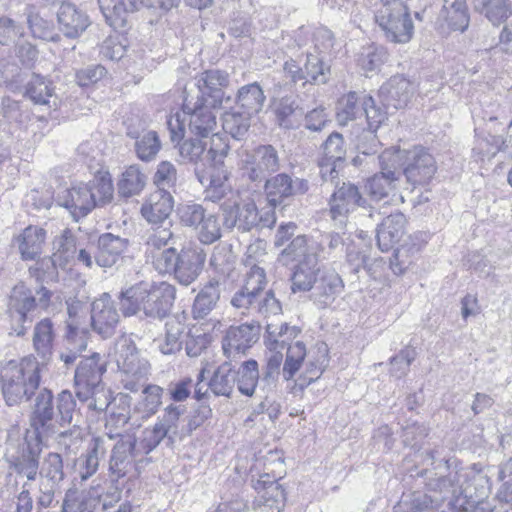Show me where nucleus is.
Masks as SVG:
<instances>
[{
    "label": "nucleus",
    "instance_id": "1",
    "mask_svg": "<svg viewBox=\"0 0 512 512\" xmlns=\"http://www.w3.org/2000/svg\"><path fill=\"white\" fill-rule=\"evenodd\" d=\"M415 459L420 460L424 465L434 466L433 470L423 469L417 475L426 479L425 486L428 491L438 493V496L414 493L411 501H401L394 506L393 512H435L445 500L457 502L461 496L469 497L468 485L466 482L470 471L460 468L450 470L449 460L436 461L435 452L432 450L425 453L415 452Z\"/></svg>",
    "mask_w": 512,
    "mask_h": 512
},
{
    "label": "nucleus",
    "instance_id": "2",
    "mask_svg": "<svg viewBox=\"0 0 512 512\" xmlns=\"http://www.w3.org/2000/svg\"><path fill=\"white\" fill-rule=\"evenodd\" d=\"M76 412V401L69 390L58 393L56 400L51 390L42 388L35 395L30 417L31 433L52 436L60 427L70 425Z\"/></svg>",
    "mask_w": 512,
    "mask_h": 512
},
{
    "label": "nucleus",
    "instance_id": "3",
    "mask_svg": "<svg viewBox=\"0 0 512 512\" xmlns=\"http://www.w3.org/2000/svg\"><path fill=\"white\" fill-rule=\"evenodd\" d=\"M247 268L243 286L231 298V305L243 315L266 319L281 314L282 306L272 290H264L266 273L260 265Z\"/></svg>",
    "mask_w": 512,
    "mask_h": 512
},
{
    "label": "nucleus",
    "instance_id": "4",
    "mask_svg": "<svg viewBox=\"0 0 512 512\" xmlns=\"http://www.w3.org/2000/svg\"><path fill=\"white\" fill-rule=\"evenodd\" d=\"M175 299V288L167 283L141 282L122 291L120 306L124 316L143 311L147 317L162 319L169 313Z\"/></svg>",
    "mask_w": 512,
    "mask_h": 512
},
{
    "label": "nucleus",
    "instance_id": "5",
    "mask_svg": "<svg viewBox=\"0 0 512 512\" xmlns=\"http://www.w3.org/2000/svg\"><path fill=\"white\" fill-rule=\"evenodd\" d=\"M114 186L108 172L98 173L88 183L71 186L59 196L60 206L66 208L73 219L87 216L97 205H105L113 198Z\"/></svg>",
    "mask_w": 512,
    "mask_h": 512
},
{
    "label": "nucleus",
    "instance_id": "6",
    "mask_svg": "<svg viewBox=\"0 0 512 512\" xmlns=\"http://www.w3.org/2000/svg\"><path fill=\"white\" fill-rule=\"evenodd\" d=\"M164 439L169 440V436L157 423L146 427L139 439L122 437L115 444L109 461V470L115 480L124 477L134 462L156 449Z\"/></svg>",
    "mask_w": 512,
    "mask_h": 512
},
{
    "label": "nucleus",
    "instance_id": "7",
    "mask_svg": "<svg viewBox=\"0 0 512 512\" xmlns=\"http://www.w3.org/2000/svg\"><path fill=\"white\" fill-rule=\"evenodd\" d=\"M329 362L328 349L325 344L309 351L301 341L289 344L282 376L286 381L292 380L304 363V370L295 380V385L303 390L320 378Z\"/></svg>",
    "mask_w": 512,
    "mask_h": 512
},
{
    "label": "nucleus",
    "instance_id": "8",
    "mask_svg": "<svg viewBox=\"0 0 512 512\" xmlns=\"http://www.w3.org/2000/svg\"><path fill=\"white\" fill-rule=\"evenodd\" d=\"M2 393L8 406L29 400L40 384L39 362L32 356L10 364L1 375Z\"/></svg>",
    "mask_w": 512,
    "mask_h": 512
},
{
    "label": "nucleus",
    "instance_id": "9",
    "mask_svg": "<svg viewBox=\"0 0 512 512\" xmlns=\"http://www.w3.org/2000/svg\"><path fill=\"white\" fill-rule=\"evenodd\" d=\"M114 360L121 372V383L124 389L137 392L141 382L146 380L150 364L128 336H121L114 345Z\"/></svg>",
    "mask_w": 512,
    "mask_h": 512
},
{
    "label": "nucleus",
    "instance_id": "10",
    "mask_svg": "<svg viewBox=\"0 0 512 512\" xmlns=\"http://www.w3.org/2000/svg\"><path fill=\"white\" fill-rule=\"evenodd\" d=\"M223 215V225L231 230L237 228L242 232L253 229L271 228L276 222L275 212L272 208L258 209L254 201L249 200L238 203V198L224 201L220 205Z\"/></svg>",
    "mask_w": 512,
    "mask_h": 512
},
{
    "label": "nucleus",
    "instance_id": "11",
    "mask_svg": "<svg viewBox=\"0 0 512 512\" xmlns=\"http://www.w3.org/2000/svg\"><path fill=\"white\" fill-rule=\"evenodd\" d=\"M374 19L389 42L406 44L413 38L414 23L409 8L401 0L379 4Z\"/></svg>",
    "mask_w": 512,
    "mask_h": 512
},
{
    "label": "nucleus",
    "instance_id": "12",
    "mask_svg": "<svg viewBox=\"0 0 512 512\" xmlns=\"http://www.w3.org/2000/svg\"><path fill=\"white\" fill-rule=\"evenodd\" d=\"M206 259L201 248H183L168 250L157 261V271L161 274H173L182 285L188 286L200 275Z\"/></svg>",
    "mask_w": 512,
    "mask_h": 512
},
{
    "label": "nucleus",
    "instance_id": "13",
    "mask_svg": "<svg viewBox=\"0 0 512 512\" xmlns=\"http://www.w3.org/2000/svg\"><path fill=\"white\" fill-rule=\"evenodd\" d=\"M42 436L26 431L23 439L10 442L6 449V460L18 476L35 481L39 472Z\"/></svg>",
    "mask_w": 512,
    "mask_h": 512
},
{
    "label": "nucleus",
    "instance_id": "14",
    "mask_svg": "<svg viewBox=\"0 0 512 512\" xmlns=\"http://www.w3.org/2000/svg\"><path fill=\"white\" fill-rule=\"evenodd\" d=\"M380 160L382 164L386 160H402V173L413 189L428 184L437 170L434 157L420 146L394 154L385 152L380 156Z\"/></svg>",
    "mask_w": 512,
    "mask_h": 512
},
{
    "label": "nucleus",
    "instance_id": "15",
    "mask_svg": "<svg viewBox=\"0 0 512 512\" xmlns=\"http://www.w3.org/2000/svg\"><path fill=\"white\" fill-rule=\"evenodd\" d=\"M98 3L106 22L114 30L124 29L129 13L142 6L163 10L174 6V0H98Z\"/></svg>",
    "mask_w": 512,
    "mask_h": 512
},
{
    "label": "nucleus",
    "instance_id": "16",
    "mask_svg": "<svg viewBox=\"0 0 512 512\" xmlns=\"http://www.w3.org/2000/svg\"><path fill=\"white\" fill-rule=\"evenodd\" d=\"M195 174L204 187V200L218 203L239 198L229 183V172L225 167H208L207 170L197 167Z\"/></svg>",
    "mask_w": 512,
    "mask_h": 512
},
{
    "label": "nucleus",
    "instance_id": "17",
    "mask_svg": "<svg viewBox=\"0 0 512 512\" xmlns=\"http://www.w3.org/2000/svg\"><path fill=\"white\" fill-rule=\"evenodd\" d=\"M194 81L199 92L196 98L203 99V102L209 103L214 109L231 101V97L224 92L230 84V76L226 71L207 69L198 73Z\"/></svg>",
    "mask_w": 512,
    "mask_h": 512
},
{
    "label": "nucleus",
    "instance_id": "18",
    "mask_svg": "<svg viewBox=\"0 0 512 512\" xmlns=\"http://www.w3.org/2000/svg\"><path fill=\"white\" fill-rule=\"evenodd\" d=\"M239 164L251 181H262L268 173L278 170L279 158L273 146L261 145L253 151L242 152Z\"/></svg>",
    "mask_w": 512,
    "mask_h": 512
},
{
    "label": "nucleus",
    "instance_id": "19",
    "mask_svg": "<svg viewBox=\"0 0 512 512\" xmlns=\"http://www.w3.org/2000/svg\"><path fill=\"white\" fill-rule=\"evenodd\" d=\"M106 365L99 353H93L78 364L74 375L75 393L78 399H86L93 391H99L103 386L102 376Z\"/></svg>",
    "mask_w": 512,
    "mask_h": 512
},
{
    "label": "nucleus",
    "instance_id": "20",
    "mask_svg": "<svg viewBox=\"0 0 512 512\" xmlns=\"http://www.w3.org/2000/svg\"><path fill=\"white\" fill-rule=\"evenodd\" d=\"M209 103L201 98L187 95L184 98L182 111L189 119V130L201 138H208L217 125L216 115Z\"/></svg>",
    "mask_w": 512,
    "mask_h": 512
},
{
    "label": "nucleus",
    "instance_id": "21",
    "mask_svg": "<svg viewBox=\"0 0 512 512\" xmlns=\"http://www.w3.org/2000/svg\"><path fill=\"white\" fill-rule=\"evenodd\" d=\"M358 187L352 183L343 182L331 195L329 206L330 216L335 226L342 228L347 223V217L356 207L364 204Z\"/></svg>",
    "mask_w": 512,
    "mask_h": 512
},
{
    "label": "nucleus",
    "instance_id": "22",
    "mask_svg": "<svg viewBox=\"0 0 512 512\" xmlns=\"http://www.w3.org/2000/svg\"><path fill=\"white\" fill-rule=\"evenodd\" d=\"M120 321V314L108 293L102 294L92 302L91 325L102 338L114 335Z\"/></svg>",
    "mask_w": 512,
    "mask_h": 512
},
{
    "label": "nucleus",
    "instance_id": "23",
    "mask_svg": "<svg viewBox=\"0 0 512 512\" xmlns=\"http://www.w3.org/2000/svg\"><path fill=\"white\" fill-rule=\"evenodd\" d=\"M259 325L241 324L231 326L222 340V349L227 358L245 354L258 340Z\"/></svg>",
    "mask_w": 512,
    "mask_h": 512
},
{
    "label": "nucleus",
    "instance_id": "24",
    "mask_svg": "<svg viewBox=\"0 0 512 512\" xmlns=\"http://www.w3.org/2000/svg\"><path fill=\"white\" fill-rule=\"evenodd\" d=\"M417 85L403 75H395L379 89L383 104L394 109L407 106L416 91Z\"/></svg>",
    "mask_w": 512,
    "mask_h": 512
},
{
    "label": "nucleus",
    "instance_id": "25",
    "mask_svg": "<svg viewBox=\"0 0 512 512\" xmlns=\"http://www.w3.org/2000/svg\"><path fill=\"white\" fill-rule=\"evenodd\" d=\"M308 190V182L303 179L293 181L287 174H278L265 183V192L269 203L268 208L275 207L283 202L284 199L295 193H305Z\"/></svg>",
    "mask_w": 512,
    "mask_h": 512
},
{
    "label": "nucleus",
    "instance_id": "26",
    "mask_svg": "<svg viewBox=\"0 0 512 512\" xmlns=\"http://www.w3.org/2000/svg\"><path fill=\"white\" fill-rule=\"evenodd\" d=\"M57 21L60 31L68 38H78L91 24L89 16L67 0L60 1Z\"/></svg>",
    "mask_w": 512,
    "mask_h": 512
},
{
    "label": "nucleus",
    "instance_id": "27",
    "mask_svg": "<svg viewBox=\"0 0 512 512\" xmlns=\"http://www.w3.org/2000/svg\"><path fill=\"white\" fill-rule=\"evenodd\" d=\"M344 283L339 274L332 269H323L312 290L311 299L319 308L330 306L342 293Z\"/></svg>",
    "mask_w": 512,
    "mask_h": 512
},
{
    "label": "nucleus",
    "instance_id": "28",
    "mask_svg": "<svg viewBox=\"0 0 512 512\" xmlns=\"http://www.w3.org/2000/svg\"><path fill=\"white\" fill-rule=\"evenodd\" d=\"M406 218L403 213L395 212L388 215L378 226L376 239L382 252H387L401 240L405 233Z\"/></svg>",
    "mask_w": 512,
    "mask_h": 512
},
{
    "label": "nucleus",
    "instance_id": "29",
    "mask_svg": "<svg viewBox=\"0 0 512 512\" xmlns=\"http://www.w3.org/2000/svg\"><path fill=\"white\" fill-rule=\"evenodd\" d=\"M127 239L105 233L98 239V250L95 263L98 267L110 268L117 264L123 252L127 249Z\"/></svg>",
    "mask_w": 512,
    "mask_h": 512
},
{
    "label": "nucleus",
    "instance_id": "30",
    "mask_svg": "<svg viewBox=\"0 0 512 512\" xmlns=\"http://www.w3.org/2000/svg\"><path fill=\"white\" fill-rule=\"evenodd\" d=\"M173 210V198L167 191L157 190L142 204L141 214L151 224L164 223Z\"/></svg>",
    "mask_w": 512,
    "mask_h": 512
},
{
    "label": "nucleus",
    "instance_id": "31",
    "mask_svg": "<svg viewBox=\"0 0 512 512\" xmlns=\"http://www.w3.org/2000/svg\"><path fill=\"white\" fill-rule=\"evenodd\" d=\"M322 271L318 257L310 255L306 260H300L291 276V290L294 293L313 290Z\"/></svg>",
    "mask_w": 512,
    "mask_h": 512
},
{
    "label": "nucleus",
    "instance_id": "32",
    "mask_svg": "<svg viewBox=\"0 0 512 512\" xmlns=\"http://www.w3.org/2000/svg\"><path fill=\"white\" fill-rule=\"evenodd\" d=\"M66 347L60 353V360L69 367L87 349L88 331L80 328L73 322H68L65 333Z\"/></svg>",
    "mask_w": 512,
    "mask_h": 512
},
{
    "label": "nucleus",
    "instance_id": "33",
    "mask_svg": "<svg viewBox=\"0 0 512 512\" xmlns=\"http://www.w3.org/2000/svg\"><path fill=\"white\" fill-rule=\"evenodd\" d=\"M131 397L125 393H118L112 400L109 417L106 421L109 439L121 436L117 430L123 428L131 418Z\"/></svg>",
    "mask_w": 512,
    "mask_h": 512
},
{
    "label": "nucleus",
    "instance_id": "34",
    "mask_svg": "<svg viewBox=\"0 0 512 512\" xmlns=\"http://www.w3.org/2000/svg\"><path fill=\"white\" fill-rule=\"evenodd\" d=\"M36 308V298L31 290L24 283L15 285L9 299V311L11 314H16L18 321L22 323L26 321L31 322L32 318L29 314Z\"/></svg>",
    "mask_w": 512,
    "mask_h": 512
},
{
    "label": "nucleus",
    "instance_id": "35",
    "mask_svg": "<svg viewBox=\"0 0 512 512\" xmlns=\"http://www.w3.org/2000/svg\"><path fill=\"white\" fill-rule=\"evenodd\" d=\"M164 389L156 384L146 385L140 394V398L134 404L132 413L142 420H148L154 416L163 403Z\"/></svg>",
    "mask_w": 512,
    "mask_h": 512
},
{
    "label": "nucleus",
    "instance_id": "36",
    "mask_svg": "<svg viewBox=\"0 0 512 512\" xmlns=\"http://www.w3.org/2000/svg\"><path fill=\"white\" fill-rule=\"evenodd\" d=\"M46 231L38 226L26 227L16 238L23 260H34L42 253Z\"/></svg>",
    "mask_w": 512,
    "mask_h": 512
},
{
    "label": "nucleus",
    "instance_id": "37",
    "mask_svg": "<svg viewBox=\"0 0 512 512\" xmlns=\"http://www.w3.org/2000/svg\"><path fill=\"white\" fill-rule=\"evenodd\" d=\"M104 442L103 438H93L87 452L77 458L75 467L82 481L89 479L97 472L100 459L106 453Z\"/></svg>",
    "mask_w": 512,
    "mask_h": 512
},
{
    "label": "nucleus",
    "instance_id": "38",
    "mask_svg": "<svg viewBox=\"0 0 512 512\" xmlns=\"http://www.w3.org/2000/svg\"><path fill=\"white\" fill-rule=\"evenodd\" d=\"M174 234L169 227H156L153 228L152 232L148 236L147 256L151 258L154 268L157 270V261L168 250H176L174 245Z\"/></svg>",
    "mask_w": 512,
    "mask_h": 512
},
{
    "label": "nucleus",
    "instance_id": "39",
    "mask_svg": "<svg viewBox=\"0 0 512 512\" xmlns=\"http://www.w3.org/2000/svg\"><path fill=\"white\" fill-rule=\"evenodd\" d=\"M54 338V325L49 318H44L35 325L33 347L43 364L52 356Z\"/></svg>",
    "mask_w": 512,
    "mask_h": 512
},
{
    "label": "nucleus",
    "instance_id": "40",
    "mask_svg": "<svg viewBox=\"0 0 512 512\" xmlns=\"http://www.w3.org/2000/svg\"><path fill=\"white\" fill-rule=\"evenodd\" d=\"M128 136L135 139V151L142 161L153 160L161 149V141L157 132L153 130L142 131L141 133L128 129Z\"/></svg>",
    "mask_w": 512,
    "mask_h": 512
},
{
    "label": "nucleus",
    "instance_id": "41",
    "mask_svg": "<svg viewBox=\"0 0 512 512\" xmlns=\"http://www.w3.org/2000/svg\"><path fill=\"white\" fill-rule=\"evenodd\" d=\"M265 100L263 89L257 82L239 88L236 97L239 108L251 116L262 110Z\"/></svg>",
    "mask_w": 512,
    "mask_h": 512
},
{
    "label": "nucleus",
    "instance_id": "42",
    "mask_svg": "<svg viewBox=\"0 0 512 512\" xmlns=\"http://www.w3.org/2000/svg\"><path fill=\"white\" fill-rule=\"evenodd\" d=\"M220 299V289L217 281H210L197 294L193 306L194 319H204L216 307Z\"/></svg>",
    "mask_w": 512,
    "mask_h": 512
},
{
    "label": "nucleus",
    "instance_id": "43",
    "mask_svg": "<svg viewBox=\"0 0 512 512\" xmlns=\"http://www.w3.org/2000/svg\"><path fill=\"white\" fill-rule=\"evenodd\" d=\"M236 384V373L229 361L223 362L214 371L209 383L208 388L216 396L229 397Z\"/></svg>",
    "mask_w": 512,
    "mask_h": 512
},
{
    "label": "nucleus",
    "instance_id": "44",
    "mask_svg": "<svg viewBox=\"0 0 512 512\" xmlns=\"http://www.w3.org/2000/svg\"><path fill=\"white\" fill-rule=\"evenodd\" d=\"M26 96L36 105L57 106V97L51 82L40 75H34L28 82Z\"/></svg>",
    "mask_w": 512,
    "mask_h": 512
},
{
    "label": "nucleus",
    "instance_id": "45",
    "mask_svg": "<svg viewBox=\"0 0 512 512\" xmlns=\"http://www.w3.org/2000/svg\"><path fill=\"white\" fill-rule=\"evenodd\" d=\"M321 243L308 239L305 235H298L281 252L283 257L291 261L306 260L310 255L319 258Z\"/></svg>",
    "mask_w": 512,
    "mask_h": 512
},
{
    "label": "nucleus",
    "instance_id": "46",
    "mask_svg": "<svg viewBox=\"0 0 512 512\" xmlns=\"http://www.w3.org/2000/svg\"><path fill=\"white\" fill-rule=\"evenodd\" d=\"M399 177L395 171L382 167V171L368 179L366 189L376 201L388 196L389 192L397 188Z\"/></svg>",
    "mask_w": 512,
    "mask_h": 512
},
{
    "label": "nucleus",
    "instance_id": "47",
    "mask_svg": "<svg viewBox=\"0 0 512 512\" xmlns=\"http://www.w3.org/2000/svg\"><path fill=\"white\" fill-rule=\"evenodd\" d=\"M146 184V176L137 165H131L122 173L117 183L121 197L129 198L138 195Z\"/></svg>",
    "mask_w": 512,
    "mask_h": 512
},
{
    "label": "nucleus",
    "instance_id": "48",
    "mask_svg": "<svg viewBox=\"0 0 512 512\" xmlns=\"http://www.w3.org/2000/svg\"><path fill=\"white\" fill-rule=\"evenodd\" d=\"M235 373L239 392L245 396H252L255 393L260 377L257 361L249 359L242 362Z\"/></svg>",
    "mask_w": 512,
    "mask_h": 512
},
{
    "label": "nucleus",
    "instance_id": "49",
    "mask_svg": "<svg viewBox=\"0 0 512 512\" xmlns=\"http://www.w3.org/2000/svg\"><path fill=\"white\" fill-rule=\"evenodd\" d=\"M26 15L28 27L35 38L51 42L60 40V35L56 32L53 22L41 17L34 7H28Z\"/></svg>",
    "mask_w": 512,
    "mask_h": 512
},
{
    "label": "nucleus",
    "instance_id": "50",
    "mask_svg": "<svg viewBox=\"0 0 512 512\" xmlns=\"http://www.w3.org/2000/svg\"><path fill=\"white\" fill-rule=\"evenodd\" d=\"M165 336L158 339V348L164 355H172L181 350V336L184 332V325L175 317L169 318L165 324Z\"/></svg>",
    "mask_w": 512,
    "mask_h": 512
},
{
    "label": "nucleus",
    "instance_id": "51",
    "mask_svg": "<svg viewBox=\"0 0 512 512\" xmlns=\"http://www.w3.org/2000/svg\"><path fill=\"white\" fill-rule=\"evenodd\" d=\"M54 249L55 251L51 256L53 265L55 267L64 268L74 260L77 253L75 237L66 230L54 241Z\"/></svg>",
    "mask_w": 512,
    "mask_h": 512
},
{
    "label": "nucleus",
    "instance_id": "52",
    "mask_svg": "<svg viewBox=\"0 0 512 512\" xmlns=\"http://www.w3.org/2000/svg\"><path fill=\"white\" fill-rule=\"evenodd\" d=\"M267 341L270 349H276L278 345L284 347L290 340L295 338L299 329L295 326H288L287 323L272 319L266 323Z\"/></svg>",
    "mask_w": 512,
    "mask_h": 512
},
{
    "label": "nucleus",
    "instance_id": "53",
    "mask_svg": "<svg viewBox=\"0 0 512 512\" xmlns=\"http://www.w3.org/2000/svg\"><path fill=\"white\" fill-rule=\"evenodd\" d=\"M444 10L446 22L452 30L464 32L468 28L470 16L466 0L446 1Z\"/></svg>",
    "mask_w": 512,
    "mask_h": 512
},
{
    "label": "nucleus",
    "instance_id": "54",
    "mask_svg": "<svg viewBox=\"0 0 512 512\" xmlns=\"http://www.w3.org/2000/svg\"><path fill=\"white\" fill-rule=\"evenodd\" d=\"M38 474L41 477L40 482L59 486L64 479L61 455L54 452L48 453L42 462L41 468L39 467Z\"/></svg>",
    "mask_w": 512,
    "mask_h": 512
},
{
    "label": "nucleus",
    "instance_id": "55",
    "mask_svg": "<svg viewBox=\"0 0 512 512\" xmlns=\"http://www.w3.org/2000/svg\"><path fill=\"white\" fill-rule=\"evenodd\" d=\"M474 9L484 14L493 25L502 23L511 13L505 0H472Z\"/></svg>",
    "mask_w": 512,
    "mask_h": 512
},
{
    "label": "nucleus",
    "instance_id": "56",
    "mask_svg": "<svg viewBox=\"0 0 512 512\" xmlns=\"http://www.w3.org/2000/svg\"><path fill=\"white\" fill-rule=\"evenodd\" d=\"M185 411L184 405L169 404L155 422L168 434L171 443L178 434L180 418Z\"/></svg>",
    "mask_w": 512,
    "mask_h": 512
},
{
    "label": "nucleus",
    "instance_id": "57",
    "mask_svg": "<svg viewBox=\"0 0 512 512\" xmlns=\"http://www.w3.org/2000/svg\"><path fill=\"white\" fill-rule=\"evenodd\" d=\"M204 141L208 142L205 158L209 167H224V158L229 151V145L225 137L212 132L211 137L205 138Z\"/></svg>",
    "mask_w": 512,
    "mask_h": 512
},
{
    "label": "nucleus",
    "instance_id": "58",
    "mask_svg": "<svg viewBox=\"0 0 512 512\" xmlns=\"http://www.w3.org/2000/svg\"><path fill=\"white\" fill-rule=\"evenodd\" d=\"M251 115L245 112L228 111L222 116V126L226 133L235 139L242 138L250 127Z\"/></svg>",
    "mask_w": 512,
    "mask_h": 512
},
{
    "label": "nucleus",
    "instance_id": "59",
    "mask_svg": "<svg viewBox=\"0 0 512 512\" xmlns=\"http://www.w3.org/2000/svg\"><path fill=\"white\" fill-rule=\"evenodd\" d=\"M201 139H189L179 145V155L184 162H190L200 168L199 164L206 166L207 160L205 158V151L208 142Z\"/></svg>",
    "mask_w": 512,
    "mask_h": 512
},
{
    "label": "nucleus",
    "instance_id": "60",
    "mask_svg": "<svg viewBox=\"0 0 512 512\" xmlns=\"http://www.w3.org/2000/svg\"><path fill=\"white\" fill-rule=\"evenodd\" d=\"M362 95L356 92H349L341 97L338 103L337 120L340 125H346L354 120L363 109L361 106Z\"/></svg>",
    "mask_w": 512,
    "mask_h": 512
},
{
    "label": "nucleus",
    "instance_id": "61",
    "mask_svg": "<svg viewBox=\"0 0 512 512\" xmlns=\"http://www.w3.org/2000/svg\"><path fill=\"white\" fill-rule=\"evenodd\" d=\"M236 262L230 245H218L214 248L210 258V265L221 275L229 276Z\"/></svg>",
    "mask_w": 512,
    "mask_h": 512
},
{
    "label": "nucleus",
    "instance_id": "62",
    "mask_svg": "<svg viewBox=\"0 0 512 512\" xmlns=\"http://www.w3.org/2000/svg\"><path fill=\"white\" fill-rule=\"evenodd\" d=\"M195 230L199 241L203 244H212L222 236L219 217L214 213H206Z\"/></svg>",
    "mask_w": 512,
    "mask_h": 512
},
{
    "label": "nucleus",
    "instance_id": "63",
    "mask_svg": "<svg viewBox=\"0 0 512 512\" xmlns=\"http://www.w3.org/2000/svg\"><path fill=\"white\" fill-rule=\"evenodd\" d=\"M304 72L306 82L324 84L328 80L330 68L324 63L323 58L318 55L308 53L307 60L304 65Z\"/></svg>",
    "mask_w": 512,
    "mask_h": 512
},
{
    "label": "nucleus",
    "instance_id": "64",
    "mask_svg": "<svg viewBox=\"0 0 512 512\" xmlns=\"http://www.w3.org/2000/svg\"><path fill=\"white\" fill-rule=\"evenodd\" d=\"M385 60L386 52L375 45L363 47L357 59L358 65L366 72L378 69Z\"/></svg>",
    "mask_w": 512,
    "mask_h": 512
}]
</instances>
